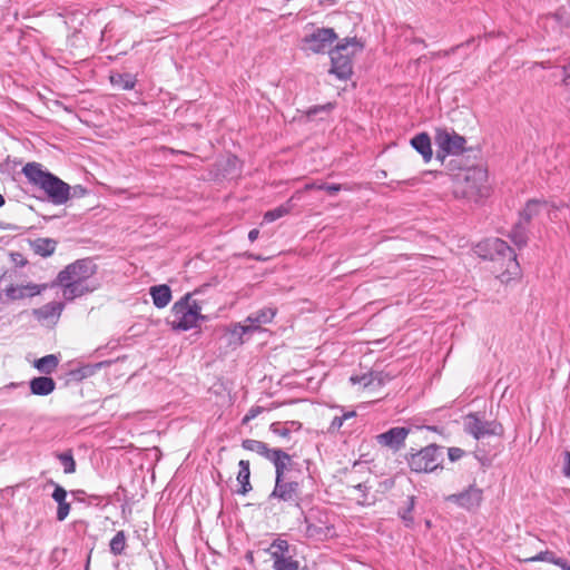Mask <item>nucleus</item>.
<instances>
[{
	"label": "nucleus",
	"mask_w": 570,
	"mask_h": 570,
	"mask_svg": "<svg viewBox=\"0 0 570 570\" xmlns=\"http://www.w3.org/2000/svg\"><path fill=\"white\" fill-rule=\"evenodd\" d=\"M97 273V265L91 258H81L67 265L59 272L57 281L62 287L66 301H73L94 292L97 285L90 279Z\"/></svg>",
	"instance_id": "nucleus-1"
},
{
	"label": "nucleus",
	"mask_w": 570,
	"mask_h": 570,
	"mask_svg": "<svg viewBox=\"0 0 570 570\" xmlns=\"http://www.w3.org/2000/svg\"><path fill=\"white\" fill-rule=\"evenodd\" d=\"M21 173L29 184L42 191L46 199L56 206H61L71 199V186L49 171L42 164L27 163Z\"/></svg>",
	"instance_id": "nucleus-2"
},
{
	"label": "nucleus",
	"mask_w": 570,
	"mask_h": 570,
	"mask_svg": "<svg viewBox=\"0 0 570 570\" xmlns=\"http://www.w3.org/2000/svg\"><path fill=\"white\" fill-rule=\"evenodd\" d=\"M475 253L484 259L500 263L504 267L502 276L507 275V279L513 278L520 273L517 254L503 239L488 238L476 245Z\"/></svg>",
	"instance_id": "nucleus-3"
},
{
	"label": "nucleus",
	"mask_w": 570,
	"mask_h": 570,
	"mask_svg": "<svg viewBox=\"0 0 570 570\" xmlns=\"http://www.w3.org/2000/svg\"><path fill=\"white\" fill-rule=\"evenodd\" d=\"M171 317L169 325L175 331H189L205 320V316L202 315L200 304L193 299L189 293L173 305Z\"/></svg>",
	"instance_id": "nucleus-4"
},
{
	"label": "nucleus",
	"mask_w": 570,
	"mask_h": 570,
	"mask_svg": "<svg viewBox=\"0 0 570 570\" xmlns=\"http://www.w3.org/2000/svg\"><path fill=\"white\" fill-rule=\"evenodd\" d=\"M358 46L356 38H345L330 50V72L340 80H348L353 73L352 56Z\"/></svg>",
	"instance_id": "nucleus-5"
},
{
	"label": "nucleus",
	"mask_w": 570,
	"mask_h": 570,
	"mask_svg": "<svg viewBox=\"0 0 570 570\" xmlns=\"http://www.w3.org/2000/svg\"><path fill=\"white\" fill-rule=\"evenodd\" d=\"M434 141L438 147L435 159L441 164L449 155H460L465 150V138L448 129H436Z\"/></svg>",
	"instance_id": "nucleus-6"
},
{
	"label": "nucleus",
	"mask_w": 570,
	"mask_h": 570,
	"mask_svg": "<svg viewBox=\"0 0 570 570\" xmlns=\"http://www.w3.org/2000/svg\"><path fill=\"white\" fill-rule=\"evenodd\" d=\"M443 461V448L435 444H431L413 453L409 459V465L412 471L421 472H433Z\"/></svg>",
	"instance_id": "nucleus-7"
},
{
	"label": "nucleus",
	"mask_w": 570,
	"mask_h": 570,
	"mask_svg": "<svg viewBox=\"0 0 570 570\" xmlns=\"http://www.w3.org/2000/svg\"><path fill=\"white\" fill-rule=\"evenodd\" d=\"M337 33L333 28L317 27L306 33L303 39V49L312 53H330L333 43L337 40Z\"/></svg>",
	"instance_id": "nucleus-8"
},
{
	"label": "nucleus",
	"mask_w": 570,
	"mask_h": 570,
	"mask_svg": "<svg viewBox=\"0 0 570 570\" xmlns=\"http://www.w3.org/2000/svg\"><path fill=\"white\" fill-rule=\"evenodd\" d=\"M268 552L273 560L274 570H298L299 562L294 560V553L289 543L283 539H276L271 544Z\"/></svg>",
	"instance_id": "nucleus-9"
},
{
	"label": "nucleus",
	"mask_w": 570,
	"mask_h": 570,
	"mask_svg": "<svg viewBox=\"0 0 570 570\" xmlns=\"http://www.w3.org/2000/svg\"><path fill=\"white\" fill-rule=\"evenodd\" d=\"M560 208V205L554 202L546 199H529L525 203L524 208L520 212V218L525 223L530 224L533 218L547 214L550 220L556 218V212Z\"/></svg>",
	"instance_id": "nucleus-10"
},
{
	"label": "nucleus",
	"mask_w": 570,
	"mask_h": 570,
	"mask_svg": "<svg viewBox=\"0 0 570 570\" xmlns=\"http://www.w3.org/2000/svg\"><path fill=\"white\" fill-rule=\"evenodd\" d=\"M299 483L289 476L275 481V487L269 494V499H277L284 502H295L299 499Z\"/></svg>",
	"instance_id": "nucleus-11"
},
{
	"label": "nucleus",
	"mask_w": 570,
	"mask_h": 570,
	"mask_svg": "<svg viewBox=\"0 0 570 570\" xmlns=\"http://www.w3.org/2000/svg\"><path fill=\"white\" fill-rule=\"evenodd\" d=\"M482 490L475 485H470L466 490L461 493L451 494L446 498V501L454 502L459 507L473 510L476 509L482 502Z\"/></svg>",
	"instance_id": "nucleus-12"
},
{
	"label": "nucleus",
	"mask_w": 570,
	"mask_h": 570,
	"mask_svg": "<svg viewBox=\"0 0 570 570\" xmlns=\"http://www.w3.org/2000/svg\"><path fill=\"white\" fill-rule=\"evenodd\" d=\"M47 288L46 284L28 283L26 285H8L3 292L8 299L18 301L40 295Z\"/></svg>",
	"instance_id": "nucleus-13"
},
{
	"label": "nucleus",
	"mask_w": 570,
	"mask_h": 570,
	"mask_svg": "<svg viewBox=\"0 0 570 570\" xmlns=\"http://www.w3.org/2000/svg\"><path fill=\"white\" fill-rule=\"evenodd\" d=\"M275 315H276V309H274L272 307H265L257 312H254L247 317V321L252 323V326L237 324L235 326L234 333L239 334V335L246 334L252 327L256 330L262 324L271 323L273 321V318L275 317Z\"/></svg>",
	"instance_id": "nucleus-14"
},
{
	"label": "nucleus",
	"mask_w": 570,
	"mask_h": 570,
	"mask_svg": "<svg viewBox=\"0 0 570 570\" xmlns=\"http://www.w3.org/2000/svg\"><path fill=\"white\" fill-rule=\"evenodd\" d=\"M65 308V304L61 302H50L45 304L39 308H35L32 311L33 316L42 323H52L56 324L59 320L62 311Z\"/></svg>",
	"instance_id": "nucleus-15"
},
{
	"label": "nucleus",
	"mask_w": 570,
	"mask_h": 570,
	"mask_svg": "<svg viewBox=\"0 0 570 570\" xmlns=\"http://www.w3.org/2000/svg\"><path fill=\"white\" fill-rule=\"evenodd\" d=\"M410 430H387L386 432L379 434L376 441L382 446H386L392 451H399L405 442V439Z\"/></svg>",
	"instance_id": "nucleus-16"
},
{
	"label": "nucleus",
	"mask_w": 570,
	"mask_h": 570,
	"mask_svg": "<svg viewBox=\"0 0 570 570\" xmlns=\"http://www.w3.org/2000/svg\"><path fill=\"white\" fill-rule=\"evenodd\" d=\"M268 460L272 461L273 464L275 465V481H279L283 478H289L288 466L292 464V459L285 451L281 449H273V452L271 453Z\"/></svg>",
	"instance_id": "nucleus-17"
},
{
	"label": "nucleus",
	"mask_w": 570,
	"mask_h": 570,
	"mask_svg": "<svg viewBox=\"0 0 570 570\" xmlns=\"http://www.w3.org/2000/svg\"><path fill=\"white\" fill-rule=\"evenodd\" d=\"M50 484L55 485V490L51 494V498L57 502V520L63 521L68 517L70 512V503L67 502V491L60 484L55 483L52 480Z\"/></svg>",
	"instance_id": "nucleus-18"
},
{
	"label": "nucleus",
	"mask_w": 570,
	"mask_h": 570,
	"mask_svg": "<svg viewBox=\"0 0 570 570\" xmlns=\"http://www.w3.org/2000/svg\"><path fill=\"white\" fill-rule=\"evenodd\" d=\"M411 146L422 156L424 163L432 159L431 138L426 132H420L411 138Z\"/></svg>",
	"instance_id": "nucleus-19"
},
{
	"label": "nucleus",
	"mask_w": 570,
	"mask_h": 570,
	"mask_svg": "<svg viewBox=\"0 0 570 570\" xmlns=\"http://www.w3.org/2000/svg\"><path fill=\"white\" fill-rule=\"evenodd\" d=\"M153 303L157 308L166 307L171 301V289L168 285H155L149 288Z\"/></svg>",
	"instance_id": "nucleus-20"
},
{
	"label": "nucleus",
	"mask_w": 570,
	"mask_h": 570,
	"mask_svg": "<svg viewBox=\"0 0 570 570\" xmlns=\"http://www.w3.org/2000/svg\"><path fill=\"white\" fill-rule=\"evenodd\" d=\"M56 387V382L49 376H38L30 381V390L35 395L46 396Z\"/></svg>",
	"instance_id": "nucleus-21"
},
{
	"label": "nucleus",
	"mask_w": 570,
	"mask_h": 570,
	"mask_svg": "<svg viewBox=\"0 0 570 570\" xmlns=\"http://www.w3.org/2000/svg\"><path fill=\"white\" fill-rule=\"evenodd\" d=\"M109 80L112 87L120 90H131L137 83L136 76L128 72H111Z\"/></svg>",
	"instance_id": "nucleus-22"
},
{
	"label": "nucleus",
	"mask_w": 570,
	"mask_h": 570,
	"mask_svg": "<svg viewBox=\"0 0 570 570\" xmlns=\"http://www.w3.org/2000/svg\"><path fill=\"white\" fill-rule=\"evenodd\" d=\"M528 223L519 218V222L514 224V226L512 227L511 232L508 235L511 242L519 248L525 246L528 243Z\"/></svg>",
	"instance_id": "nucleus-23"
},
{
	"label": "nucleus",
	"mask_w": 570,
	"mask_h": 570,
	"mask_svg": "<svg viewBox=\"0 0 570 570\" xmlns=\"http://www.w3.org/2000/svg\"><path fill=\"white\" fill-rule=\"evenodd\" d=\"M239 471L237 474V481L240 484V489L237 491V493L245 495L252 490V484L249 482L250 476V469H249V461L247 460H240L238 463Z\"/></svg>",
	"instance_id": "nucleus-24"
},
{
	"label": "nucleus",
	"mask_w": 570,
	"mask_h": 570,
	"mask_svg": "<svg viewBox=\"0 0 570 570\" xmlns=\"http://www.w3.org/2000/svg\"><path fill=\"white\" fill-rule=\"evenodd\" d=\"M33 252L41 257L51 256L57 247V242L52 238H37L31 244Z\"/></svg>",
	"instance_id": "nucleus-25"
},
{
	"label": "nucleus",
	"mask_w": 570,
	"mask_h": 570,
	"mask_svg": "<svg viewBox=\"0 0 570 570\" xmlns=\"http://www.w3.org/2000/svg\"><path fill=\"white\" fill-rule=\"evenodd\" d=\"M58 364H59V358L53 354L42 356L35 361V367L39 372L45 373V374L52 373L56 370V367L58 366Z\"/></svg>",
	"instance_id": "nucleus-26"
},
{
	"label": "nucleus",
	"mask_w": 570,
	"mask_h": 570,
	"mask_svg": "<svg viewBox=\"0 0 570 570\" xmlns=\"http://www.w3.org/2000/svg\"><path fill=\"white\" fill-rule=\"evenodd\" d=\"M415 507V497L411 495L407 498L406 505L404 508H400L397 511V515L402 519L404 525L406 528H413L414 518L412 515V511Z\"/></svg>",
	"instance_id": "nucleus-27"
},
{
	"label": "nucleus",
	"mask_w": 570,
	"mask_h": 570,
	"mask_svg": "<svg viewBox=\"0 0 570 570\" xmlns=\"http://www.w3.org/2000/svg\"><path fill=\"white\" fill-rule=\"evenodd\" d=\"M242 446L245 450L256 452L266 459H268L273 452V449H269L266 443L257 440H244Z\"/></svg>",
	"instance_id": "nucleus-28"
},
{
	"label": "nucleus",
	"mask_w": 570,
	"mask_h": 570,
	"mask_svg": "<svg viewBox=\"0 0 570 570\" xmlns=\"http://www.w3.org/2000/svg\"><path fill=\"white\" fill-rule=\"evenodd\" d=\"M291 210H292V205H291V200H288L287 203L282 204L274 209L267 210L264 214L263 219L265 223H273V222L288 215L291 213Z\"/></svg>",
	"instance_id": "nucleus-29"
},
{
	"label": "nucleus",
	"mask_w": 570,
	"mask_h": 570,
	"mask_svg": "<svg viewBox=\"0 0 570 570\" xmlns=\"http://www.w3.org/2000/svg\"><path fill=\"white\" fill-rule=\"evenodd\" d=\"M127 547V538L125 531H118L109 542L110 552L114 556H120L124 553Z\"/></svg>",
	"instance_id": "nucleus-30"
},
{
	"label": "nucleus",
	"mask_w": 570,
	"mask_h": 570,
	"mask_svg": "<svg viewBox=\"0 0 570 570\" xmlns=\"http://www.w3.org/2000/svg\"><path fill=\"white\" fill-rule=\"evenodd\" d=\"M463 428H485V413H469L463 417Z\"/></svg>",
	"instance_id": "nucleus-31"
},
{
	"label": "nucleus",
	"mask_w": 570,
	"mask_h": 570,
	"mask_svg": "<svg viewBox=\"0 0 570 570\" xmlns=\"http://www.w3.org/2000/svg\"><path fill=\"white\" fill-rule=\"evenodd\" d=\"M350 382L353 385H361L363 389H374L373 371L362 375H352Z\"/></svg>",
	"instance_id": "nucleus-32"
},
{
	"label": "nucleus",
	"mask_w": 570,
	"mask_h": 570,
	"mask_svg": "<svg viewBox=\"0 0 570 570\" xmlns=\"http://www.w3.org/2000/svg\"><path fill=\"white\" fill-rule=\"evenodd\" d=\"M57 458L59 459L60 463L62 464L65 473L70 474L76 471V462L73 460L71 450L59 453L57 455Z\"/></svg>",
	"instance_id": "nucleus-33"
},
{
	"label": "nucleus",
	"mask_w": 570,
	"mask_h": 570,
	"mask_svg": "<svg viewBox=\"0 0 570 570\" xmlns=\"http://www.w3.org/2000/svg\"><path fill=\"white\" fill-rule=\"evenodd\" d=\"M334 108H335V104H333V102H327L324 105H316V106L309 107L305 111V115H306L307 119L311 120L321 112H325V114L331 112Z\"/></svg>",
	"instance_id": "nucleus-34"
},
{
	"label": "nucleus",
	"mask_w": 570,
	"mask_h": 570,
	"mask_svg": "<svg viewBox=\"0 0 570 570\" xmlns=\"http://www.w3.org/2000/svg\"><path fill=\"white\" fill-rule=\"evenodd\" d=\"M525 561H529V562L547 561V562L554 563L558 566H560L562 563V559L557 558L556 554L550 551L540 552L537 556L527 559Z\"/></svg>",
	"instance_id": "nucleus-35"
},
{
	"label": "nucleus",
	"mask_w": 570,
	"mask_h": 570,
	"mask_svg": "<svg viewBox=\"0 0 570 570\" xmlns=\"http://www.w3.org/2000/svg\"><path fill=\"white\" fill-rule=\"evenodd\" d=\"M353 488L361 493L360 501H358L360 503L371 504L372 502H374V499L372 501H370L368 495H367L368 490L372 489V485L368 484V481L360 482V483L355 484Z\"/></svg>",
	"instance_id": "nucleus-36"
},
{
	"label": "nucleus",
	"mask_w": 570,
	"mask_h": 570,
	"mask_svg": "<svg viewBox=\"0 0 570 570\" xmlns=\"http://www.w3.org/2000/svg\"><path fill=\"white\" fill-rule=\"evenodd\" d=\"M71 493L75 497V499L79 502H87L88 499V503L95 501V503L99 505L100 502L102 501V497L96 494L88 495L83 490H75Z\"/></svg>",
	"instance_id": "nucleus-37"
},
{
	"label": "nucleus",
	"mask_w": 570,
	"mask_h": 570,
	"mask_svg": "<svg viewBox=\"0 0 570 570\" xmlns=\"http://www.w3.org/2000/svg\"><path fill=\"white\" fill-rule=\"evenodd\" d=\"M262 413L269 414V411L261 406L252 407L242 419V424H247L250 420L255 419L257 415Z\"/></svg>",
	"instance_id": "nucleus-38"
},
{
	"label": "nucleus",
	"mask_w": 570,
	"mask_h": 570,
	"mask_svg": "<svg viewBox=\"0 0 570 570\" xmlns=\"http://www.w3.org/2000/svg\"><path fill=\"white\" fill-rule=\"evenodd\" d=\"M317 189L325 190L330 195H336L338 191H341L342 189H346V188L341 184L321 183V185L317 186Z\"/></svg>",
	"instance_id": "nucleus-39"
},
{
	"label": "nucleus",
	"mask_w": 570,
	"mask_h": 570,
	"mask_svg": "<svg viewBox=\"0 0 570 570\" xmlns=\"http://www.w3.org/2000/svg\"><path fill=\"white\" fill-rule=\"evenodd\" d=\"M373 379H374V389L383 386L387 381L391 380V377L380 371H373Z\"/></svg>",
	"instance_id": "nucleus-40"
},
{
	"label": "nucleus",
	"mask_w": 570,
	"mask_h": 570,
	"mask_svg": "<svg viewBox=\"0 0 570 570\" xmlns=\"http://www.w3.org/2000/svg\"><path fill=\"white\" fill-rule=\"evenodd\" d=\"M106 445L109 448V449H125L127 448V444L125 443V440H118L114 436H110L108 438L106 441H105Z\"/></svg>",
	"instance_id": "nucleus-41"
},
{
	"label": "nucleus",
	"mask_w": 570,
	"mask_h": 570,
	"mask_svg": "<svg viewBox=\"0 0 570 570\" xmlns=\"http://www.w3.org/2000/svg\"><path fill=\"white\" fill-rule=\"evenodd\" d=\"M562 68H563L564 72L570 73V65L569 66L563 65ZM569 78H570V75H567L563 82H564V87H566V91H567V98H566L567 108L570 111V81H569Z\"/></svg>",
	"instance_id": "nucleus-42"
},
{
	"label": "nucleus",
	"mask_w": 570,
	"mask_h": 570,
	"mask_svg": "<svg viewBox=\"0 0 570 570\" xmlns=\"http://www.w3.org/2000/svg\"><path fill=\"white\" fill-rule=\"evenodd\" d=\"M448 455L451 462H455L464 455V451L460 448H449Z\"/></svg>",
	"instance_id": "nucleus-43"
},
{
	"label": "nucleus",
	"mask_w": 570,
	"mask_h": 570,
	"mask_svg": "<svg viewBox=\"0 0 570 570\" xmlns=\"http://www.w3.org/2000/svg\"><path fill=\"white\" fill-rule=\"evenodd\" d=\"M87 193V189L81 185L71 186V198L73 197H82Z\"/></svg>",
	"instance_id": "nucleus-44"
},
{
	"label": "nucleus",
	"mask_w": 570,
	"mask_h": 570,
	"mask_svg": "<svg viewBox=\"0 0 570 570\" xmlns=\"http://www.w3.org/2000/svg\"><path fill=\"white\" fill-rule=\"evenodd\" d=\"M473 433L474 439L481 440L485 435L493 434L494 430H470Z\"/></svg>",
	"instance_id": "nucleus-45"
},
{
	"label": "nucleus",
	"mask_w": 570,
	"mask_h": 570,
	"mask_svg": "<svg viewBox=\"0 0 570 570\" xmlns=\"http://www.w3.org/2000/svg\"><path fill=\"white\" fill-rule=\"evenodd\" d=\"M563 473L566 476L570 478V451L566 453Z\"/></svg>",
	"instance_id": "nucleus-46"
},
{
	"label": "nucleus",
	"mask_w": 570,
	"mask_h": 570,
	"mask_svg": "<svg viewBox=\"0 0 570 570\" xmlns=\"http://www.w3.org/2000/svg\"><path fill=\"white\" fill-rule=\"evenodd\" d=\"M344 423V417L341 415V416H334L332 422H331V425L330 428H341Z\"/></svg>",
	"instance_id": "nucleus-47"
},
{
	"label": "nucleus",
	"mask_w": 570,
	"mask_h": 570,
	"mask_svg": "<svg viewBox=\"0 0 570 570\" xmlns=\"http://www.w3.org/2000/svg\"><path fill=\"white\" fill-rule=\"evenodd\" d=\"M380 485L384 490H390V489H392L394 487V480L393 479H386L383 482H381Z\"/></svg>",
	"instance_id": "nucleus-48"
},
{
	"label": "nucleus",
	"mask_w": 570,
	"mask_h": 570,
	"mask_svg": "<svg viewBox=\"0 0 570 570\" xmlns=\"http://www.w3.org/2000/svg\"><path fill=\"white\" fill-rule=\"evenodd\" d=\"M259 236V230L254 228V229H250L249 233H248V239L249 242H255Z\"/></svg>",
	"instance_id": "nucleus-49"
},
{
	"label": "nucleus",
	"mask_w": 570,
	"mask_h": 570,
	"mask_svg": "<svg viewBox=\"0 0 570 570\" xmlns=\"http://www.w3.org/2000/svg\"><path fill=\"white\" fill-rule=\"evenodd\" d=\"M355 415H356L355 411H348V412H345L342 416L344 417V421H346L347 419L353 417Z\"/></svg>",
	"instance_id": "nucleus-50"
},
{
	"label": "nucleus",
	"mask_w": 570,
	"mask_h": 570,
	"mask_svg": "<svg viewBox=\"0 0 570 570\" xmlns=\"http://www.w3.org/2000/svg\"><path fill=\"white\" fill-rule=\"evenodd\" d=\"M275 431H276V432H278V433H279V435H281V436H283V438H287V436H288V434H289V432H291V430H287V429H284V430H275Z\"/></svg>",
	"instance_id": "nucleus-51"
},
{
	"label": "nucleus",
	"mask_w": 570,
	"mask_h": 570,
	"mask_svg": "<svg viewBox=\"0 0 570 570\" xmlns=\"http://www.w3.org/2000/svg\"><path fill=\"white\" fill-rule=\"evenodd\" d=\"M318 185H320L318 183L308 184V185H306V189H317Z\"/></svg>",
	"instance_id": "nucleus-52"
},
{
	"label": "nucleus",
	"mask_w": 570,
	"mask_h": 570,
	"mask_svg": "<svg viewBox=\"0 0 570 570\" xmlns=\"http://www.w3.org/2000/svg\"><path fill=\"white\" fill-rule=\"evenodd\" d=\"M560 567L562 568V570H570V564H568L563 559H562V563L560 564Z\"/></svg>",
	"instance_id": "nucleus-53"
},
{
	"label": "nucleus",
	"mask_w": 570,
	"mask_h": 570,
	"mask_svg": "<svg viewBox=\"0 0 570 570\" xmlns=\"http://www.w3.org/2000/svg\"><path fill=\"white\" fill-rule=\"evenodd\" d=\"M558 19H559V14H558V13H556V14H552V16L548 17V18H547V21L552 20V21H556V22H557V21H558Z\"/></svg>",
	"instance_id": "nucleus-54"
},
{
	"label": "nucleus",
	"mask_w": 570,
	"mask_h": 570,
	"mask_svg": "<svg viewBox=\"0 0 570 570\" xmlns=\"http://www.w3.org/2000/svg\"><path fill=\"white\" fill-rule=\"evenodd\" d=\"M6 204V199L2 194H0V208Z\"/></svg>",
	"instance_id": "nucleus-55"
},
{
	"label": "nucleus",
	"mask_w": 570,
	"mask_h": 570,
	"mask_svg": "<svg viewBox=\"0 0 570 570\" xmlns=\"http://www.w3.org/2000/svg\"><path fill=\"white\" fill-rule=\"evenodd\" d=\"M269 428H271V429L278 428V422H272V423L269 424Z\"/></svg>",
	"instance_id": "nucleus-56"
},
{
	"label": "nucleus",
	"mask_w": 570,
	"mask_h": 570,
	"mask_svg": "<svg viewBox=\"0 0 570 570\" xmlns=\"http://www.w3.org/2000/svg\"><path fill=\"white\" fill-rule=\"evenodd\" d=\"M335 0H318L320 3H323V2H328V3H333Z\"/></svg>",
	"instance_id": "nucleus-57"
},
{
	"label": "nucleus",
	"mask_w": 570,
	"mask_h": 570,
	"mask_svg": "<svg viewBox=\"0 0 570 570\" xmlns=\"http://www.w3.org/2000/svg\"><path fill=\"white\" fill-rule=\"evenodd\" d=\"M415 428H425V429H429V428H432L431 425H416Z\"/></svg>",
	"instance_id": "nucleus-58"
},
{
	"label": "nucleus",
	"mask_w": 570,
	"mask_h": 570,
	"mask_svg": "<svg viewBox=\"0 0 570 570\" xmlns=\"http://www.w3.org/2000/svg\"><path fill=\"white\" fill-rule=\"evenodd\" d=\"M104 364H107L106 362L98 363L96 367H101Z\"/></svg>",
	"instance_id": "nucleus-59"
}]
</instances>
